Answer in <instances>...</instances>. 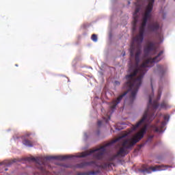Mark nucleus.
Returning a JSON list of instances; mask_svg holds the SVG:
<instances>
[{
    "label": "nucleus",
    "instance_id": "17",
    "mask_svg": "<svg viewBox=\"0 0 175 175\" xmlns=\"http://www.w3.org/2000/svg\"><path fill=\"white\" fill-rule=\"evenodd\" d=\"M163 118H164L165 121H169L170 116H169V115H165V116H164Z\"/></svg>",
    "mask_w": 175,
    "mask_h": 175
},
{
    "label": "nucleus",
    "instance_id": "23",
    "mask_svg": "<svg viewBox=\"0 0 175 175\" xmlns=\"http://www.w3.org/2000/svg\"><path fill=\"white\" fill-rule=\"evenodd\" d=\"M123 55H125V52L124 53Z\"/></svg>",
    "mask_w": 175,
    "mask_h": 175
},
{
    "label": "nucleus",
    "instance_id": "21",
    "mask_svg": "<svg viewBox=\"0 0 175 175\" xmlns=\"http://www.w3.org/2000/svg\"><path fill=\"white\" fill-rule=\"evenodd\" d=\"M152 90L154 91V87L152 86V79L150 80Z\"/></svg>",
    "mask_w": 175,
    "mask_h": 175
},
{
    "label": "nucleus",
    "instance_id": "18",
    "mask_svg": "<svg viewBox=\"0 0 175 175\" xmlns=\"http://www.w3.org/2000/svg\"><path fill=\"white\" fill-rule=\"evenodd\" d=\"M98 126H102V120H98L97 122Z\"/></svg>",
    "mask_w": 175,
    "mask_h": 175
},
{
    "label": "nucleus",
    "instance_id": "3",
    "mask_svg": "<svg viewBox=\"0 0 175 175\" xmlns=\"http://www.w3.org/2000/svg\"><path fill=\"white\" fill-rule=\"evenodd\" d=\"M73 155H59V156H46L45 157H27L26 161L28 162H36L39 165L38 168L41 172L46 171V164L47 163V161H51V159H57V161H65L66 159H69V158H73Z\"/></svg>",
    "mask_w": 175,
    "mask_h": 175
},
{
    "label": "nucleus",
    "instance_id": "19",
    "mask_svg": "<svg viewBox=\"0 0 175 175\" xmlns=\"http://www.w3.org/2000/svg\"><path fill=\"white\" fill-rule=\"evenodd\" d=\"M104 120H105V122H109V120H110V116H107V119H106L105 118H104Z\"/></svg>",
    "mask_w": 175,
    "mask_h": 175
},
{
    "label": "nucleus",
    "instance_id": "24",
    "mask_svg": "<svg viewBox=\"0 0 175 175\" xmlns=\"http://www.w3.org/2000/svg\"><path fill=\"white\" fill-rule=\"evenodd\" d=\"M16 66H18V65H17V64H16Z\"/></svg>",
    "mask_w": 175,
    "mask_h": 175
},
{
    "label": "nucleus",
    "instance_id": "4",
    "mask_svg": "<svg viewBox=\"0 0 175 175\" xmlns=\"http://www.w3.org/2000/svg\"><path fill=\"white\" fill-rule=\"evenodd\" d=\"M165 167H170V166L163 165L150 166L144 169H140L139 170V172H140V173H147L148 174H150V173H152V172H161L162 170H166Z\"/></svg>",
    "mask_w": 175,
    "mask_h": 175
},
{
    "label": "nucleus",
    "instance_id": "7",
    "mask_svg": "<svg viewBox=\"0 0 175 175\" xmlns=\"http://www.w3.org/2000/svg\"><path fill=\"white\" fill-rule=\"evenodd\" d=\"M162 54H163V51H161L157 54V55L153 58L152 57L148 58L146 60H145L143 62V64H157L162 60V57H161V55H162Z\"/></svg>",
    "mask_w": 175,
    "mask_h": 175
},
{
    "label": "nucleus",
    "instance_id": "14",
    "mask_svg": "<svg viewBox=\"0 0 175 175\" xmlns=\"http://www.w3.org/2000/svg\"><path fill=\"white\" fill-rule=\"evenodd\" d=\"M161 109H167L169 107V105H167V102L163 101L160 105Z\"/></svg>",
    "mask_w": 175,
    "mask_h": 175
},
{
    "label": "nucleus",
    "instance_id": "12",
    "mask_svg": "<svg viewBox=\"0 0 175 175\" xmlns=\"http://www.w3.org/2000/svg\"><path fill=\"white\" fill-rule=\"evenodd\" d=\"M23 144L27 147H33V144H32V142L28 139H25L23 141Z\"/></svg>",
    "mask_w": 175,
    "mask_h": 175
},
{
    "label": "nucleus",
    "instance_id": "10",
    "mask_svg": "<svg viewBox=\"0 0 175 175\" xmlns=\"http://www.w3.org/2000/svg\"><path fill=\"white\" fill-rule=\"evenodd\" d=\"M140 12V9L137 8L135 9V13L133 14V29L135 31L136 29V25L139 20V16H137V13Z\"/></svg>",
    "mask_w": 175,
    "mask_h": 175
},
{
    "label": "nucleus",
    "instance_id": "5",
    "mask_svg": "<svg viewBox=\"0 0 175 175\" xmlns=\"http://www.w3.org/2000/svg\"><path fill=\"white\" fill-rule=\"evenodd\" d=\"M152 51H157V46L151 41H148L144 48V53L145 57H148Z\"/></svg>",
    "mask_w": 175,
    "mask_h": 175
},
{
    "label": "nucleus",
    "instance_id": "15",
    "mask_svg": "<svg viewBox=\"0 0 175 175\" xmlns=\"http://www.w3.org/2000/svg\"><path fill=\"white\" fill-rule=\"evenodd\" d=\"M92 40L93 42H98V36L96 34L92 35Z\"/></svg>",
    "mask_w": 175,
    "mask_h": 175
},
{
    "label": "nucleus",
    "instance_id": "1",
    "mask_svg": "<svg viewBox=\"0 0 175 175\" xmlns=\"http://www.w3.org/2000/svg\"><path fill=\"white\" fill-rule=\"evenodd\" d=\"M161 95L162 92L161 90H159L157 100L153 101L152 98H154V94L149 96V103L148 104V109L145 111L142 118L136 124V125H133L131 127V131L129 132H133L136 131L137 128H140L142 125H144V127L141 131L135 134L133 138H129L124 139L122 143V147L118 151L116 157H125L127 154L129 153L128 150L133 148L136 143L140 142L143 137H144V134L147 132V122H151L155 118V110L159 107V104L158 100L161 99Z\"/></svg>",
    "mask_w": 175,
    "mask_h": 175
},
{
    "label": "nucleus",
    "instance_id": "13",
    "mask_svg": "<svg viewBox=\"0 0 175 175\" xmlns=\"http://www.w3.org/2000/svg\"><path fill=\"white\" fill-rule=\"evenodd\" d=\"M16 162H17V160L16 159L12 160V161H5L0 163V165H7V166H9L10 165H12V163H14Z\"/></svg>",
    "mask_w": 175,
    "mask_h": 175
},
{
    "label": "nucleus",
    "instance_id": "20",
    "mask_svg": "<svg viewBox=\"0 0 175 175\" xmlns=\"http://www.w3.org/2000/svg\"><path fill=\"white\" fill-rule=\"evenodd\" d=\"M120 84H121L120 81H115V85H120Z\"/></svg>",
    "mask_w": 175,
    "mask_h": 175
},
{
    "label": "nucleus",
    "instance_id": "6",
    "mask_svg": "<svg viewBox=\"0 0 175 175\" xmlns=\"http://www.w3.org/2000/svg\"><path fill=\"white\" fill-rule=\"evenodd\" d=\"M159 122V120H157L156 124L151 125L150 128L154 131V132H156L157 133H163V128L166 126V122L165 121L161 122L160 126H158Z\"/></svg>",
    "mask_w": 175,
    "mask_h": 175
},
{
    "label": "nucleus",
    "instance_id": "22",
    "mask_svg": "<svg viewBox=\"0 0 175 175\" xmlns=\"http://www.w3.org/2000/svg\"><path fill=\"white\" fill-rule=\"evenodd\" d=\"M142 0H137V3H139Z\"/></svg>",
    "mask_w": 175,
    "mask_h": 175
},
{
    "label": "nucleus",
    "instance_id": "9",
    "mask_svg": "<svg viewBox=\"0 0 175 175\" xmlns=\"http://www.w3.org/2000/svg\"><path fill=\"white\" fill-rule=\"evenodd\" d=\"M96 163L94 161L89 162H82L81 163L77 164L75 167L78 169H83L84 167H87V166H92V165H96Z\"/></svg>",
    "mask_w": 175,
    "mask_h": 175
},
{
    "label": "nucleus",
    "instance_id": "16",
    "mask_svg": "<svg viewBox=\"0 0 175 175\" xmlns=\"http://www.w3.org/2000/svg\"><path fill=\"white\" fill-rule=\"evenodd\" d=\"M85 174H87V175H89V174L95 175V174H96V172L92 171V172H89L88 174H85V173L78 174V175H85Z\"/></svg>",
    "mask_w": 175,
    "mask_h": 175
},
{
    "label": "nucleus",
    "instance_id": "8",
    "mask_svg": "<svg viewBox=\"0 0 175 175\" xmlns=\"http://www.w3.org/2000/svg\"><path fill=\"white\" fill-rule=\"evenodd\" d=\"M161 28V25L158 22H152L148 25V29L150 32H157Z\"/></svg>",
    "mask_w": 175,
    "mask_h": 175
},
{
    "label": "nucleus",
    "instance_id": "2",
    "mask_svg": "<svg viewBox=\"0 0 175 175\" xmlns=\"http://www.w3.org/2000/svg\"><path fill=\"white\" fill-rule=\"evenodd\" d=\"M129 134V133H126L120 137H118V138L112 140L111 142L105 144V146H101L100 148L83 152L82 153H81V155L77 156V158H85V157H88V155L94 154L93 157L94 159L100 161V159H103V155L105 154V152H106V147H110V146L114 144V143H117V142L122 140L123 139H124V137H126V136H128Z\"/></svg>",
    "mask_w": 175,
    "mask_h": 175
},
{
    "label": "nucleus",
    "instance_id": "11",
    "mask_svg": "<svg viewBox=\"0 0 175 175\" xmlns=\"http://www.w3.org/2000/svg\"><path fill=\"white\" fill-rule=\"evenodd\" d=\"M157 70L159 75H165L166 73V68L163 65H157Z\"/></svg>",
    "mask_w": 175,
    "mask_h": 175
}]
</instances>
